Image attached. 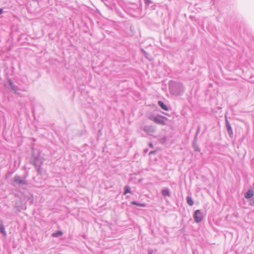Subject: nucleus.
Wrapping results in <instances>:
<instances>
[{
	"label": "nucleus",
	"mask_w": 254,
	"mask_h": 254,
	"mask_svg": "<svg viewBox=\"0 0 254 254\" xmlns=\"http://www.w3.org/2000/svg\"><path fill=\"white\" fill-rule=\"evenodd\" d=\"M200 127L199 126L197 127V129H196V133H195V139L196 138L197 136L200 131Z\"/></svg>",
	"instance_id": "nucleus-19"
},
{
	"label": "nucleus",
	"mask_w": 254,
	"mask_h": 254,
	"mask_svg": "<svg viewBox=\"0 0 254 254\" xmlns=\"http://www.w3.org/2000/svg\"><path fill=\"white\" fill-rule=\"evenodd\" d=\"M124 189H125V192H124L125 194H126L127 193H131L130 188L129 186H126L125 187Z\"/></svg>",
	"instance_id": "nucleus-16"
},
{
	"label": "nucleus",
	"mask_w": 254,
	"mask_h": 254,
	"mask_svg": "<svg viewBox=\"0 0 254 254\" xmlns=\"http://www.w3.org/2000/svg\"><path fill=\"white\" fill-rule=\"evenodd\" d=\"M225 123H226V127L227 128V130L228 133L229 135L230 136V137H232L233 135V130L231 127V125L229 123V122H228L226 117L225 118Z\"/></svg>",
	"instance_id": "nucleus-7"
},
{
	"label": "nucleus",
	"mask_w": 254,
	"mask_h": 254,
	"mask_svg": "<svg viewBox=\"0 0 254 254\" xmlns=\"http://www.w3.org/2000/svg\"><path fill=\"white\" fill-rule=\"evenodd\" d=\"M44 161V159L39 154H35L34 153H32L31 163L35 166L38 174L39 175L42 174L41 167Z\"/></svg>",
	"instance_id": "nucleus-1"
},
{
	"label": "nucleus",
	"mask_w": 254,
	"mask_h": 254,
	"mask_svg": "<svg viewBox=\"0 0 254 254\" xmlns=\"http://www.w3.org/2000/svg\"><path fill=\"white\" fill-rule=\"evenodd\" d=\"M144 56H145V57L148 59L149 61H151L152 60V58L151 57V56L148 54L145 50H144L143 49H142L141 50Z\"/></svg>",
	"instance_id": "nucleus-12"
},
{
	"label": "nucleus",
	"mask_w": 254,
	"mask_h": 254,
	"mask_svg": "<svg viewBox=\"0 0 254 254\" xmlns=\"http://www.w3.org/2000/svg\"><path fill=\"white\" fill-rule=\"evenodd\" d=\"M14 207L17 209V210L19 211L21 210V209L22 208L21 207L18 206L17 205V204H15Z\"/></svg>",
	"instance_id": "nucleus-23"
},
{
	"label": "nucleus",
	"mask_w": 254,
	"mask_h": 254,
	"mask_svg": "<svg viewBox=\"0 0 254 254\" xmlns=\"http://www.w3.org/2000/svg\"><path fill=\"white\" fill-rule=\"evenodd\" d=\"M158 105H159V106L163 110H166V111H168V107L167 106V105L166 104H165L162 101H159L158 102Z\"/></svg>",
	"instance_id": "nucleus-10"
},
{
	"label": "nucleus",
	"mask_w": 254,
	"mask_h": 254,
	"mask_svg": "<svg viewBox=\"0 0 254 254\" xmlns=\"http://www.w3.org/2000/svg\"><path fill=\"white\" fill-rule=\"evenodd\" d=\"M63 234V233L61 231H58L55 233H54L52 234V237H58L60 236H62Z\"/></svg>",
	"instance_id": "nucleus-13"
},
{
	"label": "nucleus",
	"mask_w": 254,
	"mask_h": 254,
	"mask_svg": "<svg viewBox=\"0 0 254 254\" xmlns=\"http://www.w3.org/2000/svg\"><path fill=\"white\" fill-rule=\"evenodd\" d=\"M249 204L252 206H254V197H252L250 199Z\"/></svg>",
	"instance_id": "nucleus-21"
},
{
	"label": "nucleus",
	"mask_w": 254,
	"mask_h": 254,
	"mask_svg": "<svg viewBox=\"0 0 254 254\" xmlns=\"http://www.w3.org/2000/svg\"><path fill=\"white\" fill-rule=\"evenodd\" d=\"M162 194L164 196H170L171 193L169 189H164L162 190Z\"/></svg>",
	"instance_id": "nucleus-9"
},
{
	"label": "nucleus",
	"mask_w": 254,
	"mask_h": 254,
	"mask_svg": "<svg viewBox=\"0 0 254 254\" xmlns=\"http://www.w3.org/2000/svg\"><path fill=\"white\" fill-rule=\"evenodd\" d=\"M144 3L146 6H148L150 4L153 3L151 0H144Z\"/></svg>",
	"instance_id": "nucleus-18"
},
{
	"label": "nucleus",
	"mask_w": 254,
	"mask_h": 254,
	"mask_svg": "<svg viewBox=\"0 0 254 254\" xmlns=\"http://www.w3.org/2000/svg\"><path fill=\"white\" fill-rule=\"evenodd\" d=\"M130 204L132 205H136L140 207H145L146 204L145 203H138L136 201H131Z\"/></svg>",
	"instance_id": "nucleus-14"
},
{
	"label": "nucleus",
	"mask_w": 254,
	"mask_h": 254,
	"mask_svg": "<svg viewBox=\"0 0 254 254\" xmlns=\"http://www.w3.org/2000/svg\"><path fill=\"white\" fill-rule=\"evenodd\" d=\"M193 148L195 151L198 152H199L200 150L198 146L195 144H193Z\"/></svg>",
	"instance_id": "nucleus-20"
},
{
	"label": "nucleus",
	"mask_w": 254,
	"mask_h": 254,
	"mask_svg": "<svg viewBox=\"0 0 254 254\" xmlns=\"http://www.w3.org/2000/svg\"><path fill=\"white\" fill-rule=\"evenodd\" d=\"M154 251L152 249H149L148 251V254H152Z\"/></svg>",
	"instance_id": "nucleus-24"
},
{
	"label": "nucleus",
	"mask_w": 254,
	"mask_h": 254,
	"mask_svg": "<svg viewBox=\"0 0 254 254\" xmlns=\"http://www.w3.org/2000/svg\"><path fill=\"white\" fill-rule=\"evenodd\" d=\"M3 13V8H0V15Z\"/></svg>",
	"instance_id": "nucleus-26"
},
{
	"label": "nucleus",
	"mask_w": 254,
	"mask_h": 254,
	"mask_svg": "<svg viewBox=\"0 0 254 254\" xmlns=\"http://www.w3.org/2000/svg\"><path fill=\"white\" fill-rule=\"evenodd\" d=\"M167 140V137L166 136H164L163 137L160 138L159 139V141L162 143H164L166 142Z\"/></svg>",
	"instance_id": "nucleus-17"
},
{
	"label": "nucleus",
	"mask_w": 254,
	"mask_h": 254,
	"mask_svg": "<svg viewBox=\"0 0 254 254\" xmlns=\"http://www.w3.org/2000/svg\"><path fill=\"white\" fill-rule=\"evenodd\" d=\"M165 6L167 9H168V6L167 4H165Z\"/></svg>",
	"instance_id": "nucleus-27"
},
{
	"label": "nucleus",
	"mask_w": 254,
	"mask_h": 254,
	"mask_svg": "<svg viewBox=\"0 0 254 254\" xmlns=\"http://www.w3.org/2000/svg\"><path fill=\"white\" fill-rule=\"evenodd\" d=\"M194 220L196 223H200L203 218L202 213L200 210H196L193 215Z\"/></svg>",
	"instance_id": "nucleus-6"
},
{
	"label": "nucleus",
	"mask_w": 254,
	"mask_h": 254,
	"mask_svg": "<svg viewBox=\"0 0 254 254\" xmlns=\"http://www.w3.org/2000/svg\"><path fill=\"white\" fill-rule=\"evenodd\" d=\"M0 232L3 234H6V232L4 230V226L2 224V222L0 221Z\"/></svg>",
	"instance_id": "nucleus-15"
},
{
	"label": "nucleus",
	"mask_w": 254,
	"mask_h": 254,
	"mask_svg": "<svg viewBox=\"0 0 254 254\" xmlns=\"http://www.w3.org/2000/svg\"><path fill=\"white\" fill-rule=\"evenodd\" d=\"M169 90L172 94L178 95L183 90V85L181 83L170 82L169 83Z\"/></svg>",
	"instance_id": "nucleus-3"
},
{
	"label": "nucleus",
	"mask_w": 254,
	"mask_h": 254,
	"mask_svg": "<svg viewBox=\"0 0 254 254\" xmlns=\"http://www.w3.org/2000/svg\"><path fill=\"white\" fill-rule=\"evenodd\" d=\"M148 119L154 123L161 125H166V122L168 121L166 117L160 115H157L156 116H150Z\"/></svg>",
	"instance_id": "nucleus-4"
},
{
	"label": "nucleus",
	"mask_w": 254,
	"mask_h": 254,
	"mask_svg": "<svg viewBox=\"0 0 254 254\" xmlns=\"http://www.w3.org/2000/svg\"><path fill=\"white\" fill-rule=\"evenodd\" d=\"M9 84L11 85V89L13 90H15L16 89V87L12 84L11 81H10Z\"/></svg>",
	"instance_id": "nucleus-22"
},
{
	"label": "nucleus",
	"mask_w": 254,
	"mask_h": 254,
	"mask_svg": "<svg viewBox=\"0 0 254 254\" xmlns=\"http://www.w3.org/2000/svg\"><path fill=\"white\" fill-rule=\"evenodd\" d=\"M11 185L15 187L25 189L28 185V182L25 177L15 175L13 177Z\"/></svg>",
	"instance_id": "nucleus-2"
},
{
	"label": "nucleus",
	"mask_w": 254,
	"mask_h": 254,
	"mask_svg": "<svg viewBox=\"0 0 254 254\" xmlns=\"http://www.w3.org/2000/svg\"><path fill=\"white\" fill-rule=\"evenodd\" d=\"M156 4H153L152 6H151V8H152L153 9H155V8H156Z\"/></svg>",
	"instance_id": "nucleus-25"
},
{
	"label": "nucleus",
	"mask_w": 254,
	"mask_h": 254,
	"mask_svg": "<svg viewBox=\"0 0 254 254\" xmlns=\"http://www.w3.org/2000/svg\"><path fill=\"white\" fill-rule=\"evenodd\" d=\"M254 195L253 190L251 189L248 190L247 192L245 194V197L246 198H252Z\"/></svg>",
	"instance_id": "nucleus-8"
},
{
	"label": "nucleus",
	"mask_w": 254,
	"mask_h": 254,
	"mask_svg": "<svg viewBox=\"0 0 254 254\" xmlns=\"http://www.w3.org/2000/svg\"><path fill=\"white\" fill-rule=\"evenodd\" d=\"M187 203L190 205L192 206L194 204L193 201L190 196H188L186 198Z\"/></svg>",
	"instance_id": "nucleus-11"
},
{
	"label": "nucleus",
	"mask_w": 254,
	"mask_h": 254,
	"mask_svg": "<svg viewBox=\"0 0 254 254\" xmlns=\"http://www.w3.org/2000/svg\"><path fill=\"white\" fill-rule=\"evenodd\" d=\"M150 146L151 147H153V145H152V144H150Z\"/></svg>",
	"instance_id": "nucleus-29"
},
{
	"label": "nucleus",
	"mask_w": 254,
	"mask_h": 254,
	"mask_svg": "<svg viewBox=\"0 0 254 254\" xmlns=\"http://www.w3.org/2000/svg\"><path fill=\"white\" fill-rule=\"evenodd\" d=\"M142 129L149 135H152L155 132V127L151 125L145 126L142 127Z\"/></svg>",
	"instance_id": "nucleus-5"
},
{
	"label": "nucleus",
	"mask_w": 254,
	"mask_h": 254,
	"mask_svg": "<svg viewBox=\"0 0 254 254\" xmlns=\"http://www.w3.org/2000/svg\"><path fill=\"white\" fill-rule=\"evenodd\" d=\"M32 1H38L39 0H32Z\"/></svg>",
	"instance_id": "nucleus-28"
}]
</instances>
